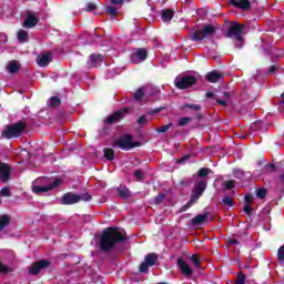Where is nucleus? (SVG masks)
I'll list each match as a JSON object with an SVG mask.
<instances>
[{
	"label": "nucleus",
	"instance_id": "nucleus-1",
	"mask_svg": "<svg viewBox=\"0 0 284 284\" xmlns=\"http://www.w3.org/2000/svg\"><path fill=\"white\" fill-rule=\"evenodd\" d=\"M123 241H125V231L123 229H105L100 237V250L102 252H110L116 243H123Z\"/></svg>",
	"mask_w": 284,
	"mask_h": 284
},
{
	"label": "nucleus",
	"instance_id": "nucleus-2",
	"mask_svg": "<svg viewBox=\"0 0 284 284\" xmlns=\"http://www.w3.org/2000/svg\"><path fill=\"white\" fill-rule=\"evenodd\" d=\"M59 185H61V179L52 181L50 178H39L34 181L32 192L34 194H43L44 192L54 190V187H59Z\"/></svg>",
	"mask_w": 284,
	"mask_h": 284
},
{
	"label": "nucleus",
	"instance_id": "nucleus-3",
	"mask_svg": "<svg viewBox=\"0 0 284 284\" xmlns=\"http://www.w3.org/2000/svg\"><path fill=\"white\" fill-rule=\"evenodd\" d=\"M216 34V28L214 26L207 24L191 33L192 41H203L204 39H210Z\"/></svg>",
	"mask_w": 284,
	"mask_h": 284
},
{
	"label": "nucleus",
	"instance_id": "nucleus-4",
	"mask_svg": "<svg viewBox=\"0 0 284 284\" xmlns=\"http://www.w3.org/2000/svg\"><path fill=\"white\" fill-rule=\"evenodd\" d=\"M23 132H26V122H18L6 126L2 131V136L6 139H17L18 136H21Z\"/></svg>",
	"mask_w": 284,
	"mask_h": 284
},
{
	"label": "nucleus",
	"instance_id": "nucleus-5",
	"mask_svg": "<svg viewBox=\"0 0 284 284\" xmlns=\"http://www.w3.org/2000/svg\"><path fill=\"white\" fill-rule=\"evenodd\" d=\"M243 24H233L230 27L226 37L227 39H233L236 41V48H241L243 45Z\"/></svg>",
	"mask_w": 284,
	"mask_h": 284
},
{
	"label": "nucleus",
	"instance_id": "nucleus-6",
	"mask_svg": "<svg viewBox=\"0 0 284 284\" xmlns=\"http://www.w3.org/2000/svg\"><path fill=\"white\" fill-rule=\"evenodd\" d=\"M196 84V78L194 75H183L180 74L174 80V85L178 90H187V88H192V85Z\"/></svg>",
	"mask_w": 284,
	"mask_h": 284
},
{
	"label": "nucleus",
	"instance_id": "nucleus-7",
	"mask_svg": "<svg viewBox=\"0 0 284 284\" xmlns=\"http://www.w3.org/2000/svg\"><path fill=\"white\" fill-rule=\"evenodd\" d=\"M136 145L139 144L132 142V135H123L113 142V148H120V150H132Z\"/></svg>",
	"mask_w": 284,
	"mask_h": 284
},
{
	"label": "nucleus",
	"instance_id": "nucleus-8",
	"mask_svg": "<svg viewBox=\"0 0 284 284\" xmlns=\"http://www.w3.org/2000/svg\"><path fill=\"white\" fill-rule=\"evenodd\" d=\"M52 52L47 51L43 53H40L37 59H36V63L39 65V68H48V65H50V63H52Z\"/></svg>",
	"mask_w": 284,
	"mask_h": 284
},
{
	"label": "nucleus",
	"instance_id": "nucleus-9",
	"mask_svg": "<svg viewBox=\"0 0 284 284\" xmlns=\"http://www.w3.org/2000/svg\"><path fill=\"white\" fill-rule=\"evenodd\" d=\"M159 92L156 89H154L152 85H146L138 89V91L134 94V98L136 101H141L145 94H149V97H154Z\"/></svg>",
	"mask_w": 284,
	"mask_h": 284
},
{
	"label": "nucleus",
	"instance_id": "nucleus-10",
	"mask_svg": "<svg viewBox=\"0 0 284 284\" xmlns=\"http://www.w3.org/2000/svg\"><path fill=\"white\" fill-rule=\"evenodd\" d=\"M148 59V51L143 48L134 49L131 54L132 63H143Z\"/></svg>",
	"mask_w": 284,
	"mask_h": 284
},
{
	"label": "nucleus",
	"instance_id": "nucleus-11",
	"mask_svg": "<svg viewBox=\"0 0 284 284\" xmlns=\"http://www.w3.org/2000/svg\"><path fill=\"white\" fill-rule=\"evenodd\" d=\"M125 114H128V109H121L119 111H115L113 114L105 118L104 123H106L108 125L112 123H119V121L125 118Z\"/></svg>",
	"mask_w": 284,
	"mask_h": 284
},
{
	"label": "nucleus",
	"instance_id": "nucleus-12",
	"mask_svg": "<svg viewBox=\"0 0 284 284\" xmlns=\"http://www.w3.org/2000/svg\"><path fill=\"white\" fill-rule=\"evenodd\" d=\"M207 187V181L201 180L195 183L194 185V193L192 194V201H199V197L205 192V189Z\"/></svg>",
	"mask_w": 284,
	"mask_h": 284
},
{
	"label": "nucleus",
	"instance_id": "nucleus-13",
	"mask_svg": "<svg viewBox=\"0 0 284 284\" xmlns=\"http://www.w3.org/2000/svg\"><path fill=\"white\" fill-rule=\"evenodd\" d=\"M49 266H50L49 261L42 260V261L36 262L29 270V274L37 276L40 274L41 270H45V267H49Z\"/></svg>",
	"mask_w": 284,
	"mask_h": 284
},
{
	"label": "nucleus",
	"instance_id": "nucleus-14",
	"mask_svg": "<svg viewBox=\"0 0 284 284\" xmlns=\"http://www.w3.org/2000/svg\"><path fill=\"white\" fill-rule=\"evenodd\" d=\"M178 267L180 268V272L186 277H190L194 274V270H192V267H190L187 262H185L183 258L178 260Z\"/></svg>",
	"mask_w": 284,
	"mask_h": 284
},
{
	"label": "nucleus",
	"instance_id": "nucleus-15",
	"mask_svg": "<svg viewBox=\"0 0 284 284\" xmlns=\"http://www.w3.org/2000/svg\"><path fill=\"white\" fill-rule=\"evenodd\" d=\"M39 23V17H37V13L34 12H28L27 18L24 20L23 27L24 28H34Z\"/></svg>",
	"mask_w": 284,
	"mask_h": 284
},
{
	"label": "nucleus",
	"instance_id": "nucleus-16",
	"mask_svg": "<svg viewBox=\"0 0 284 284\" xmlns=\"http://www.w3.org/2000/svg\"><path fill=\"white\" fill-rule=\"evenodd\" d=\"M62 205H74L79 203V195L74 193H67L61 197Z\"/></svg>",
	"mask_w": 284,
	"mask_h": 284
},
{
	"label": "nucleus",
	"instance_id": "nucleus-17",
	"mask_svg": "<svg viewBox=\"0 0 284 284\" xmlns=\"http://www.w3.org/2000/svg\"><path fill=\"white\" fill-rule=\"evenodd\" d=\"M210 213L205 212L204 214L196 215L192 219L191 223L194 227L203 225V223H210Z\"/></svg>",
	"mask_w": 284,
	"mask_h": 284
},
{
	"label": "nucleus",
	"instance_id": "nucleus-18",
	"mask_svg": "<svg viewBox=\"0 0 284 284\" xmlns=\"http://www.w3.org/2000/svg\"><path fill=\"white\" fill-rule=\"evenodd\" d=\"M0 181H3L4 183L10 181V166L1 162H0Z\"/></svg>",
	"mask_w": 284,
	"mask_h": 284
},
{
	"label": "nucleus",
	"instance_id": "nucleus-19",
	"mask_svg": "<svg viewBox=\"0 0 284 284\" xmlns=\"http://www.w3.org/2000/svg\"><path fill=\"white\" fill-rule=\"evenodd\" d=\"M206 80L209 83H217V81H223V74L219 71H212L206 74Z\"/></svg>",
	"mask_w": 284,
	"mask_h": 284
},
{
	"label": "nucleus",
	"instance_id": "nucleus-20",
	"mask_svg": "<svg viewBox=\"0 0 284 284\" xmlns=\"http://www.w3.org/2000/svg\"><path fill=\"white\" fill-rule=\"evenodd\" d=\"M103 63V55L101 54H92L90 55L89 65L90 68H99Z\"/></svg>",
	"mask_w": 284,
	"mask_h": 284
},
{
	"label": "nucleus",
	"instance_id": "nucleus-21",
	"mask_svg": "<svg viewBox=\"0 0 284 284\" xmlns=\"http://www.w3.org/2000/svg\"><path fill=\"white\" fill-rule=\"evenodd\" d=\"M231 6L241 8V10H247L250 8V0H229Z\"/></svg>",
	"mask_w": 284,
	"mask_h": 284
},
{
	"label": "nucleus",
	"instance_id": "nucleus-22",
	"mask_svg": "<svg viewBox=\"0 0 284 284\" xmlns=\"http://www.w3.org/2000/svg\"><path fill=\"white\" fill-rule=\"evenodd\" d=\"M144 261L145 263L152 267L154 266V264L156 263V261H159V255L156 253H151V254H148L145 257H144Z\"/></svg>",
	"mask_w": 284,
	"mask_h": 284
},
{
	"label": "nucleus",
	"instance_id": "nucleus-23",
	"mask_svg": "<svg viewBox=\"0 0 284 284\" xmlns=\"http://www.w3.org/2000/svg\"><path fill=\"white\" fill-rule=\"evenodd\" d=\"M19 68H21V65L19 64V62L17 61H12L9 63V65L7 67V70L9 72V74H17V72H19Z\"/></svg>",
	"mask_w": 284,
	"mask_h": 284
},
{
	"label": "nucleus",
	"instance_id": "nucleus-24",
	"mask_svg": "<svg viewBox=\"0 0 284 284\" xmlns=\"http://www.w3.org/2000/svg\"><path fill=\"white\" fill-rule=\"evenodd\" d=\"M118 194L121 199H130V196H132V194L130 193V190L125 186H119Z\"/></svg>",
	"mask_w": 284,
	"mask_h": 284
},
{
	"label": "nucleus",
	"instance_id": "nucleus-25",
	"mask_svg": "<svg viewBox=\"0 0 284 284\" xmlns=\"http://www.w3.org/2000/svg\"><path fill=\"white\" fill-rule=\"evenodd\" d=\"M173 17H174V11L170 9H165L162 11V21H164L165 23H168V21H172Z\"/></svg>",
	"mask_w": 284,
	"mask_h": 284
},
{
	"label": "nucleus",
	"instance_id": "nucleus-26",
	"mask_svg": "<svg viewBox=\"0 0 284 284\" xmlns=\"http://www.w3.org/2000/svg\"><path fill=\"white\" fill-rule=\"evenodd\" d=\"M10 225V215H0V232Z\"/></svg>",
	"mask_w": 284,
	"mask_h": 284
},
{
	"label": "nucleus",
	"instance_id": "nucleus-27",
	"mask_svg": "<svg viewBox=\"0 0 284 284\" xmlns=\"http://www.w3.org/2000/svg\"><path fill=\"white\" fill-rule=\"evenodd\" d=\"M103 153H104V158L108 160V161H114V150L110 149V148H105L103 150Z\"/></svg>",
	"mask_w": 284,
	"mask_h": 284
},
{
	"label": "nucleus",
	"instance_id": "nucleus-28",
	"mask_svg": "<svg viewBox=\"0 0 284 284\" xmlns=\"http://www.w3.org/2000/svg\"><path fill=\"white\" fill-rule=\"evenodd\" d=\"M48 105H50V108H57V106L61 105V99H59L58 97H52L49 100Z\"/></svg>",
	"mask_w": 284,
	"mask_h": 284
},
{
	"label": "nucleus",
	"instance_id": "nucleus-29",
	"mask_svg": "<svg viewBox=\"0 0 284 284\" xmlns=\"http://www.w3.org/2000/svg\"><path fill=\"white\" fill-rule=\"evenodd\" d=\"M190 261L192 262V264L194 265V267H196L197 270H201V261L199 260V255L193 254L190 257Z\"/></svg>",
	"mask_w": 284,
	"mask_h": 284
},
{
	"label": "nucleus",
	"instance_id": "nucleus-30",
	"mask_svg": "<svg viewBox=\"0 0 284 284\" xmlns=\"http://www.w3.org/2000/svg\"><path fill=\"white\" fill-rule=\"evenodd\" d=\"M18 40L21 43H26V41H28V32L23 31V30H19L18 31Z\"/></svg>",
	"mask_w": 284,
	"mask_h": 284
},
{
	"label": "nucleus",
	"instance_id": "nucleus-31",
	"mask_svg": "<svg viewBox=\"0 0 284 284\" xmlns=\"http://www.w3.org/2000/svg\"><path fill=\"white\" fill-rule=\"evenodd\" d=\"M191 121H192V118H190V116H184V118H181V119L179 120L178 125H179V128H184V125H187V123H191Z\"/></svg>",
	"mask_w": 284,
	"mask_h": 284
},
{
	"label": "nucleus",
	"instance_id": "nucleus-32",
	"mask_svg": "<svg viewBox=\"0 0 284 284\" xmlns=\"http://www.w3.org/2000/svg\"><path fill=\"white\" fill-rule=\"evenodd\" d=\"M222 203L225 207H232L234 205V200H232V197L230 196H225L223 200H222Z\"/></svg>",
	"mask_w": 284,
	"mask_h": 284
},
{
	"label": "nucleus",
	"instance_id": "nucleus-33",
	"mask_svg": "<svg viewBox=\"0 0 284 284\" xmlns=\"http://www.w3.org/2000/svg\"><path fill=\"white\" fill-rule=\"evenodd\" d=\"M183 108H189L190 110H193L194 112L201 111V104L186 103V104L183 105Z\"/></svg>",
	"mask_w": 284,
	"mask_h": 284
},
{
	"label": "nucleus",
	"instance_id": "nucleus-34",
	"mask_svg": "<svg viewBox=\"0 0 284 284\" xmlns=\"http://www.w3.org/2000/svg\"><path fill=\"white\" fill-rule=\"evenodd\" d=\"M277 261L278 263H284V245L277 251Z\"/></svg>",
	"mask_w": 284,
	"mask_h": 284
},
{
	"label": "nucleus",
	"instance_id": "nucleus-35",
	"mask_svg": "<svg viewBox=\"0 0 284 284\" xmlns=\"http://www.w3.org/2000/svg\"><path fill=\"white\" fill-rule=\"evenodd\" d=\"M223 185L225 190H234V180L224 181Z\"/></svg>",
	"mask_w": 284,
	"mask_h": 284
},
{
	"label": "nucleus",
	"instance_id": "nucleus-36",
	"mask_svg": "<svg viewBox=\"0 0 284 284\" xmlns=\"http://www.w3.org/2000/svg\"><path fill=\"white\" fill-rule=\"evenodd\" d=\"M211 170L207 168H203L199 171V176H201L202 179L207 176L210 174Z\"/></svg>",
	"mask_w": 284,
	"mask_h": 284
},
{
	"label": "nucleus",
	"instance_id": "nucleus-37",
	"mask_svg": "<svg viewBox=\"0 0 284 284\" xmlns=\"http://www.w3.org/2000/svg\"><path fill=\"white\" fill-rule=\"evenodd\" d=\"M80 201H92V195H90L89 193H83L82 195H79V202Z\"/></svg>",
	"mask_w": 284,
	"mask_h": 284
},
{
	"label": "nucleus",
	"instance_id": "nucleus-38",
	"mask_svg": "<svg viewBox=\"0 0 284 284\" xmlns=\"http://www.w3.org/2000/svg\"><path fill=\"white\" fill-rule=\"evenodd\" d=\"M134 176H135L136 181H143V178L145 176V174L141 170H136L134 172Z\"/></svg>",
	"mask_w": 284,
	"mask_h": 284
},
{
	"label": "nucleus",
	"instance_id": "nucleus-39",
	"mask_svg": "<svg viewBox=\"0 0 284 284\" xmlns=\"http://www.w3.org/2000/svg\"><path fill=\"white\" fill-rule=\"evenodd\" d=\"M266 194H267V191H265V189H258L256 192L257 199H265Z\"/></svg>",
	"mask_w": 284,
	"mask_h": 284
},
{
	"label": "nucleus",
	"instance_id": "nucleus-40",
	"mask_svg": "<svg viewBox=\"0 0 284 284\" xmlns=\"http://www.w3.org/2000/svg\"><path fill=\"white\" fill-rule=\"evenodd\" d=\"M106 12L111 14V17H116V14H119V12L116 11V8L114 7H106Z\"/></svg>",
	"mask_w": 284,
	"mask_h": 284
},
{
	"label": "nucleus",
	"instance_id": "nucleus-41",
	"mask_svg": "<svg viewBox=\"0 0 284 284\" xmlns=\"http://www.w3.org/2000/svg\"><path fill=\"white\" fill-rule=\"evenodd\" d=\"M262 123H263V122H261V121L254 122L253 124H251V130H252L253 132H256V130H261Z\"/></svg>",
	"mask_w": 284,
	"mask_h": 284
},
{
	"label": "nucleus",
	"instance_id": "nucleus-42",
	"mask_svg": "<svg viewBox=\"0 0 284 284\" xmlns=\"http://www.w3.org/2000/svg\"><path fill=\"white\" fill-rule=\"evenodd\" d=\"M193 203H196V201H193L192 202V197H191V201L187 202L185 205H183L181 209H180V212H185L186 210H190V207H192V204Z\"/></svg>",
	"mask_w": 284,
	"mask_h": 284
},
{
	"label": "nucleus",
	"instance_id": "nucleus-43",
	"mask_svg": "<svg viewBox=\"0 0 284 284\" xmlns=\"http://www.w3.org/2000/svg\"><path fill=\"white\" fill-rule=\"evenodd\" d=\"M0 194L1 196H12V193H10V189L7 186L0 190Z\"/></svg>",
	"mask_w": 284,
	"mask_h": 284
},
{
	"label": "nucleus",
	"instance_id": "nucleus-44",
	"mask_svg": "<svg viewBox=\"0 0 284 284\" xmlns=\"http://www.w3.org/2000/svg\"><path fill=\"white\" fill-rule=\"evenodd\" d=\"M97 10V4L94 2H89L87 4V12H94Z\"/></svg>",
	"mask_w": 284,
	"mask_h": 284
},
{
	"label": "nucleus",
	"instance_id": "nucleus-45",
	"mask_svg": "<svg viewBox=\"0 0 284 284\" xmlns=\"http://www.w3.org/2000/svg\"><path fill=\"white\" fill-rule=\"evenodd\" d=\"M140 272L145 273L148 272V270H150V264H146V262L144 261L142 264H140Z\"/></svg>",
	"mask_w": 284,
	"mask_h": 284
},
{
	"label": "nucleus",
	"instance_id": "nucleus-46",
	"mask_svg": "<svg viewBox=\"0 0 284 284\" xmlns=\"http://www.w3.org/2000/svg\"><path fill=\"white\" fill-rule=\"evenodd\" d=\"M170 128H172V123H169L166 125L159 128L158 132H160V133L168 132V130H170Z\"/></svg>",
	"mask_w": 284,
	"mask_h": 284
},
{
	"label": "nucleus",
	"instance_id": "nucleus-47",
	"mask_svg": "<svg viewBox=\"0 0 284 284\" xmlns=\"http://www.w3.org/2000/svg\"><path fill=\"white\" fill-rule=\"evenodd\" d=\"M0 272L2 274H8V272H12V270L3 264L0 263Z\"/></svg>",
	"mask_w": 284,
	"mask_h": 284
},
{
	"label": "nucleus",
	"instance_id": "nucleus-48",
	"mask_svg": "<svg viewBox=\"0 0 284 284\" xmlns=\"http://www.w3.org/2000/svg\"><path fill=\"white\" fill-rule=\"evenodd\" d=\"M243 210L247 216H252V206L250 204H245Z\"/></svg>",
	"mask_w": 284,
	"mask_h": 284
},
{
	"label": "nucleus",
	"instance_id": "nucleus-49",
	"mask_svg": "<svg viewBox=\"0 0 284 284\" xmlns=\"http://www.w3.org/2000/svg\"><path fill=\"white\" fill-rule=\"evenodd\" d=\"M138 123H139V125H145V123H148L145 115L140 116L138 119Z\"/></svg>",
	"mask_w": 284,
	"mask_h": 284
},
{
	"label": "nucleus",
	"instance_id": "nucleus-50",
	"mask_svg": "<svg viewBox=\"0 0 284 284\" xmlns=\"http://www.w3.org/2000/svg\"><path fill=\"white\" fill-rule=\"evenodd\" d=\"M234 176H235V179H241V178L243 176V171H241V170H235V171H234Z\"/></svg>",
	"mask_w": 284,
	"mask_h": 284
},
{
	"label": "nucleus",
	"instance_id": "nucleus-51",
	"mask_svg": "<svg viewBox=\"0 0 284 284\" xmlns=\"http://www.w3.org/2000/svg\"><path fill=\"white\" fill-rule=\"evenodd\" d=\"M227 244H229V245H239V241L235 240V239H229V240H227Z\"/></svg>",
	"mask_w": 284,
	"mask_h": 284
},
{
	"label": "nucleus",
	"instance_id": "nucleus-52",
	"mask_svg": "<svg viewBox=\"0 0 284 284\" xmlns=\"http://www.w3.org/2000/svg\"><path fill=\"white\" fill-rule=\"evenodd\" d=\"M0 41H1V43H6V41H8V36H6V33H1Z\"/></svg>",
	"mask_w": 284,
	"mask_h": 284
},
{
	"label": "nucleus",
	"instance_id": "nucleus-53",
	"mask_svg": "<svg viewBox=\"0 0 284 284\" xmlns=\"http://www.w3.org/2000/svg\"><path fill=\"white\" fill-rule=\"evenodd\" d=\"M254 197H252V195H245L244 200L247 204L252 203Z\"/></svg>",
	"mask_w": 284,
	"mask_h": 284
},
{
	"label": "nucleus",
	"instance_id": "nucleus-54",
	"mask_svg": "<svg viewBox=\"0 0 284 284\" xmlns=\"http://www.w3.org/2000/svg\"><path fill=\"white\" fill-rule=\"evenodd\" d=\"M111 3H113L114 6H121V3H123V0H110Z\"/></svg>",
	"mask_w": 284,
	"mask_h": 284
},
{
	"label": "nucleus",
	"instance_id": "nucleus-55",
	"mask_svg": "<svg viewBox=\"0 0 284 284\" xmlns=\"http://www.w3.org/2000/svg\"><path fill=\"white\" fill-rule=\"evenodd\" d=\"M235 284H245V276L239 277Z\"/></svg>",
	"mask_w": 284,
	"mask_h": 284
},
{
	"label": "nucleus",
	"instance_id": "nucleus-56",
	"mask_svg": "<svg viewBox=\"0 0 284 284\" xmlns=\"http://www.w3.org/2000/svg\"><path fill=\"white\" fill-rule=\"evenodd\" d=\"M267 169L271 171V172H276V166L274 164H268L267 165Z\"/></svg>",
	"mask_w": 284,
	"mask_h": 284
},
{
	"label": "nucleus",
	"instance_id": "nucleus-57",
	"mask_svg": "<svg viewBox=\"0 0 284 284\" xmlns=\"http://www.w3.org/2000/svg\"><path fill=\"white\" fill-rule=\"evenodd\" d=\"M217 101V103L220 104V105H223V106H225V105H227V101H225V100H216Z\"/></svg>",
	"mask_w": 284,
	"mask_h": 284
},
{
	"label": "nucleus",
	"instance_id": "nucleus-58",
	"mask_svg": "<svg viewBox=\"0 0 284 284\" xmlns=\"http://www.w3.org/2000/svg\"><path fill=\"white\" fill-rule=\"evenodd\" d=\"M190 159V155H185L182 159L178 160V163H183L184 161H187Z\"/></svg>",
	"mask_w": 284,
	"mask_h": 284
},
{
	"label": "nucleus",
	"instance_id": "nucleus-59",
	"mask_svg": "<svg viewBox=\"0 0 284 284\" xmlns=\"http://www.w3.org/2000/svg\"><path fill=\"white\" fill-rule=\"evenodd\" d=\"M268 72H271V74L276 72V67L275 65H271Z\"/></svg>",
	"mask_w": 284,
	"mask_h": 284
},
{
	"label": "nucleus",
	"instance_id": "nucleus-60",
	"mask_svg": "<svg viewBox=\"0 0 284 284\" xmlns=\"http://www.w3.org/2000/svg\"><path fill=\"white\" fill-rule=\"evenodd\" d=\"M206 97H207V99H212V97H214V93L213 92H207Z\"/></svg>",
	"mask_w": 284,
	"mask_h": 284
},
{
	"label": "nucleus",
	"instance_id": "nucleus-61",
	"mask_svg": "<svg viewBox=\"0 0 284 284\" xmlns=\"http://www.w3.org/2000/svg\"><path fill=\"white\" fill-rule=\"evenodd\" d=\"M161 199H163V195H160L158 199H155V202L161 203Z\"/></svg>",
	"mask_w": 284,
	"mask_h": 284
},
{
	"label": "nucleus",
	"instance_id": "nucleus-62",
	"mask_svg": "<svg viewBox=\"0 0 284 284\" xmlns=\"http://www.w3.org/2000/svg\"><path fill=\"white\" fill-rule=\"evenodd\" d=\"M224 97H226V99H230V93L225 92Z\"/></svg>",
	"mask_w": 284,
	"mask_h": 284
}]
</instances>
